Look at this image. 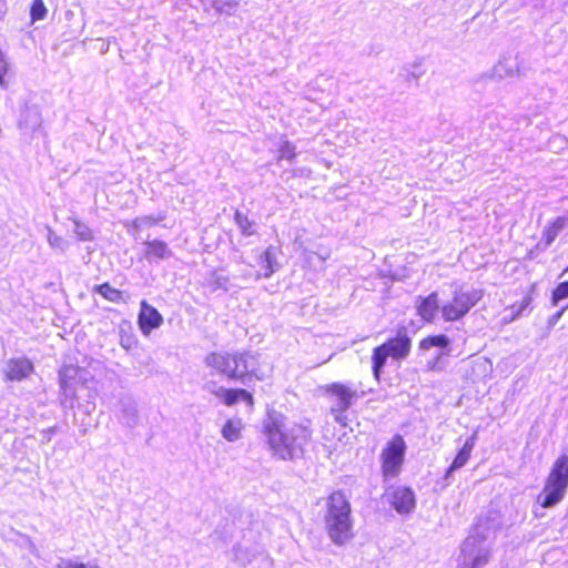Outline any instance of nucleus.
Segmentation results:
<instances>
[{"label":"nucleus","mask_w":568,"mask_h":568,"mask_svg":"<svg viewBox=\"0 0 568 568\" xmlns=\"http://www.w3.org/2000/svg\"><path fill=\"white\" fill-rule=\"evenodd\" d=\"M311 425L310 419H304L287 428L284 414L267 409L262 433L273 456L282 460H293L303 456L304 445L312 438Z\"/></svg>","instance_id":"1"},{"label":"nucleus","mask_w":568,"mask_h":568,"mask_svg":"<svg viewBox=\"0 0 568 568\" xmlns=\"http://www.w3.org/2000/svg\"><path fill=\"white\" fill-rule=\"evenodd\" d=\"M205 365L215 374L234 382L265 379L258 355L250 351H214L205 356Z\"/></svg>","instance_id":"2"},{"label":"nucleus","mask_w":568,"mask_h":568,"mask_svg":"<svg viewBox=\"0 0 568 568\" xmlns=\"http://www.w3.org/2000/svg\"><path fill=\"white\" fill-rule=\"evenodd\" d=\"M568 489V455L560 454L552 463L546 477L537 503L542 508H551L559 504Z\"/></svg>","instance_id":"3"},{"label":"nucleus","mask_w":568,"mask_h":568,"mask_svg":"<svg viewBox=\"0 0 568 568\" xmlns=\"http://www.w3.org/2000/svg\"><path fill=\"white\" fill-rule=\"evenodd\" d=\"M412 351V338L405 326L398 327L396 335L388 337L383 344L373 348L372 372L374 378L379 381L383 367L388 357L395 361L405 359Z\"/></svg>","instance_id":"4"},{"label":"nucleus","mask_w":568,"mask_h":568,"mask_svg":"<svg viewBox=\"0 0 568 568\" xmlns=\"http://www.w3.org/2000/svg\"><path fill=\"white\" fill-rule=\"evenodd\" d=\"M407 445L399 434L394 435L379 454L381 475L384 481L397 478L405 464Z\"/></svg>","instance_id":"5"},{"label":"nucleus","mask_w":568,"mask_h":568,"mask_svg":"<svg viewBox=\"0 0 568 568\" xmlns=\"http://www.w3.org/2000/svg\"><path fill=\"white\" fill-rule=\"evenodd\" d=\"M483 297L484 292L481 290H455L450 300L446 301L440 307L443 321L453 323L463 320Z\"/></svg>","instance_id":"6"},{"label":"nucleus","mask_w":568,"mask_h":568,"mask_svg":"<svg viewBox=\"0 0 568 568\" xmlns=\"http://www.w3.org/2000/svg\"><path fill=\"white\" fill-rule=\"evenodd\" d=\"M323 396L327 397L334 405L331 407V414L336 423L346 425V410L353 405L357 397L355 389L341 382H332L321 387Z\"/></svg>","instance_id":"7"},{"label":"nucleus","mask_w":568,"mask_h":568,"mask_svg":"<svg viewBox=\"0 0 568 568\" xmlns=\"http://www.w3.org/2000/svg\"><path fill=\"white\" fill-rule=\"evenodd\" d=\"M207 388L210 393L214 395L217 399H220L221 403L224 404L225 406H233L237 404L240 400H243L250 408H253L255 405L253 394L245 388H224L217 386L216 383H210L207 385Z\"/></svg>","instance_id":"8"},{"label":"nucleus","mask_w":568,"mask_h":568,"mask_svg":"<svg viewBox=\"0 0 568 568\" xmlns=\"http://www.w3.org/2000/svg\"><path fill=\"white\" fill-rule=\"evenodd\" d=\"M324 521L326 532L335 545H345L354 537L352 516L327 519Z\"/></svg>","instance_id":"9"},{"label":"nucleus","mask_w":568,"mask_h":568,"mask_svg":"<svg viewBox=\"0 0 568 568\" xmlns=\"http://www.w3.org/2000/svg\"><path fill=\"white\" fill-rule=\"evenodd\" d=\"M384 496L388 499L392 507L399 514H408L415 507V495L409 487L390 486L385 490Z\"/></svg>","instance_id":"10"},{"label":"nucleus","mask_w":568,"mask_h":568,"mask_svg":"<svg viewBox=\"0 0 568 568\" xmlns=\"http://www.w3.org/2000/svg\"><path fill=\"white\" fill-rule=\"evenodd\" d=\"M352 516V505L346 494L341 490L332 491L326 498L324 520Z\"/></svg>","instance_id":"11"},{"label":"nucleus","mask_w":568,"mask_h":568,"mask_svg":"<svg viewBox=\"0 0 568 568\" xmlns=\"http://www.w3.org/2000/svg\"><path fill=\"white\" fill-rule=\"evenodd\" d=\"M163 324V316L160 312L149 304L146 301L140 303L138 314V325L144 336L151 334L152 331L159 328Z\"/></svg>","instance_id":"12"},{"label":"nucleus","mask_w":568,"mask_h":568,"mask_svg":"<svg viewBox=\"0 0 568 568\" xmlns=\"http://www.w3.org/2000/svg\"><path fill=\"white\" fill-rule=\"evenodd\" d=\"M440 301L436 291L426 296H418L416 300V314L424 323H434L440 312Z\"/></svg>","instance_id":"13"},{"label":"nucleus","mask_w":568,"mask_h":568,"mask_svg":"<svg viewBox=\"0 0 568 568\" xmlns=\"http://www.w3.org/2000/svg\"><path fill=\"white\" fill-rule=\"evenodd\" d=\"M34 371L33 363L27 357H13L7 362L4 378L10 382L27 379Z\"/></svg>","instance_id":"14"},{"label":"nucleus","mask_w":568,"mask_h":568,"mask_svg":"<svg viewBox=\"0 0 568 568\" xmlns=\"http://www.w3.org/2000/svg\"><path fill=\"white\" fill-rule=\"evenodd\" d=\"M476 438L477 435L473 434L465 440L464 445L454 457L450 466L447 468L445 477H448L453 471L464 467L468 463L475 447Z\"/></svg>","instance_id":"15"},{"label":"nucleus","mask_w":568,"mask_h":568,"mask_svg":"<svg viewBox=\"0 0 568 568\" xmlns=\"http://www.w3.org/2000/svg\"><path fill=\"white\" fill-rule=\"evenodd\" d=\"M568 217L557 216L550 221L542 230L541 233V245L542 247L550 246L559 233L567 226Z\"/></svg>","instance_id":"16"},{"label":"nucleus","mask_w":568,"mask_h":568,"mask_svg":"<svg viewBox=\"0 0 568 568\" xmlns=\"http://www.w3.org/2000/svg\"><path fill=\"white\" fill-rule=\"evenodd\" d=\"M449 338L445 334H432L419 339L418 352L425 354L432 348L448 349Z\"/></svg>","instance_id":"17"},{"label":"nucleus","mask_w":568,"mask_h":568,"mask_svg":"<svg viewBox=\"0 0 568 568\" xmlns=\"http://www.w3.org/2000/svg\"><path fill=\"white\" fill-rule=\"evenodd\" d=\"M93 292L99 293L105 301L111 303H122L126 301L125 292L111 286L109 282L95 285Z\"/></svg>","instance_id":"18"},{"label":"nucleus","mask_w":568,"mask_h":568,"mask_svg":"<svg viewBox=\"0 0 568 568\" xmlns=\"http://www.w3.org/2000/svg\"><path fill=\"white\" fill-rule=\"evenodd\" d=\"M171 254L168 244L162 240H152L145 242V257L164 258Z\"/></svg>","instance_id":"19"},{"label":"nucleus","mask_w":568,"mask_h":568,"mask_svg":"<svg viewBox=\"0 0 568 568\" xmlns=\"http://www.w3.org/2000/svg\"><path fill=\"white\" fill-rule=\"evenodd\" d=\"M276 250L272 246L266 247L260 256L262 267L261 276L270 277L276 270Z\"/></svg>","instance_id":"20"},{"label":"nucleus","mask_w":568,"mask_h":568,"mask_svg":"<svg viewBox=\"0 0 568 568\" xmlns=\"http://www.w3.org/2000/svg\"><path fill=\"white\" fill-rule=\"evenodd\" d=\"M234 222L239 226L242 235L252 236L256 234L255 222L251 220L246 213H243L240 210H235Z\"/></svg>","instance_id":"21"},{"label":"nucleus","mask_w":568,"mask_h":568,"mask_svg":"<svg viewBox=\"0 0 568 568\" xmlns=\"http://www.w3.org/2000/svg\"><path fill=\"white\" fill-rule=\"evenodd\" d=\"M80 367L73 365H65L59 371V383L63 390L71 386V382L77 377Z\"/></svg>","instance_id":"22"},{"label":"nucleus","mask_w":568,"mask_h":568,"mask_svg":"<svg viewBox=\"0 0 568 568\" xmlns=\"http://www.w3.org/2000/svg\"><path fill=\"white\" fill-rule=\"evenodd\" d=\"M241 420L227 419L222 428L223 437L229 442H234L241 437Z\"/></svg>","instance_id":"23"},{"label":"nucleus","mask_w":568,"mask_h":568,"mask_svg":"<svg viewBox=\"0 0 568 568\" xmlns=\"http://www.w3.org/2000/svg\"><path fill=\"white\" fill-rule=\"evenodd\" d=\"M139 339L136 335L134 334L131 326H129V329H121L120 331V345L126 349L132 351L138 347Z\"/></svg>","instance_id":"24"},{"label":"nucleus","mask_w":568,"mask_h":568,"mask_svg":"<svg viewBox=\"0 0 568 568\" xmlns=\"http://www.w3.org/2000/svg\"><path fill=\"white\" fill-rule=\"evenodd\" d=\"M531 302H532V295L527 294L519 304L509 305L507 307V310H509L511 313L509 321H514L518 316H520L521 313L530 306Z\"/></svg>","instance_id":"25"},{"label":"nucleus","mask_w":568,"mask_h":568,"mask_svg":"<svg viewBox=\"0 0 568 568\" xmlns=\"http://www.w3.org/2000/svg\"><path fill=\"white\" fill-rule=\"evenodd\" d=\"M47 7L43 0H33L30 6V18L31 21L43 20L47 16Z\"/></svg>","instance_id":"26"},{"label":"nucleus","mask_w":568,"mask_h":568,"mask_svg":"<svg viewBox=\"0 0 568 568\" xmlns=\"http://www.w3.org/2000/svg\"><path fill=\"white\" fill-rule=\"evenodd\" d=\"M295 156H296L295 146L291 142L284 141L278 148L277 161H282V160L292 161L295 159Z\"/></svg>","instance_id":"27"},{"label":"nucleus","mask_w":568,"mask_h":568,"mask_svg":"<svg viewBox=\"0 0 568 568\" xmlns=\"http://www.w3.org/2000/svg\"><path fill=\"white\" fill-rule=\"evenodd\" d=\"M57 568H102L98 564L94 562H84L74 559H65L58 564Z\"/></svg>","instance_id":"28"},{"label":"nucleus","mask_w":568,"mask_h":568,"mask_svg":"<svg viewBox=\"0 0 568 568\" xmlns=\"http://www.w3.org/2000/svg\"><path fill=\"white\" fill-rule=\"evenodd\" d=\"M568 297V281L559 283L551 293V302L557 305L559 301Z\"/></svg>","instance_id":"29"},{"label":"nucleus","mask_w":568,"mask_h":568,"mask_svg":"<svg viewBox=\"0 0 568 568\" xmlns=\"http://www.w3.org/2000/svg\"><path fill=\"white\" fill-rule=\"evenodd\" d=\"M448 352L445 353V355H447ZM444 353H440L438 354L435 358L430 359L428 363H427V369L428 371H440L442 369V366H440V359L443 357Z\"/></svg>","instance_id":"30"},{"label":"nucleus","mask_w":568,"mask_h":568,"mask_svg":"<svg viewBox=\"0 0 568 568\" xmlns=\"http://www.w3.org/2000/svg\"><path fill=\"white\" fill-rule=\"evenodd\" d=\"M77 234L79 240L81 241H91L93 240V234L90 229L83 227L82 230H77Z\"/></svg>","instance_id":"31"}]
</instances>
